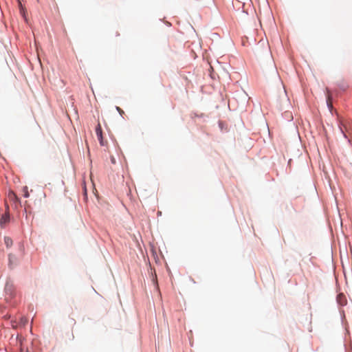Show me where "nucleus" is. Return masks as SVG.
<instances>
[{
  "label": "nucleus",
  "instance_id": "9d476101",
  "mask_svg": "<svg viewBox=\"0 0 352 352\" xmlns=\"http://www.w3.org/2000/svg\"><path fill=\"white\" fill-rule=\"evenodd\" d=\"M27 322V319H25V320H23V324H25Z\"/></svg>",
  "mask_w": 352,
  "mask_h": 352
},
{
  "label": "nucleus",
  "instance_id": "423d86ee",
  "mask_svg": "<svg viewBox=\"0 0 352 352\" xmlns=\"http://www.w3.org/2000/svg\"><path fill=\"white\" fill-rule=\"evenodd\" d=\"M23 193H24V197H29V192H28V187L27 186H24L23 187Z\"/></svg>",
  "mask_w": 352,
  "mask_h": 352
},
{
  "label": "nucleus",
  "instance_id": "f8f14e48",
  "mask_svg": "<svg viewBox=\"0 0 352 352\" xmlns=\"http://www.w3.org/2000/svg\"><path fill=\"white\" fill-rule=\"evenodd\" d=\"M9 259H10V261H11V256L10 255L9 256Z\"/></svg>",
  "mask_w": 352,
  "mask_h": 352
},
{
  "label": "nucleus",
  "instance_id": "39448f33",
  "mask_svg": "<svg viewBox=\"0 0 352 352\" xmlns=\"http://www.w3.org/2000/svg\"><path fill=\"white\" fill-rule=\"evenodd\" d=\"M327 103L330 109L333 108V105H332V102H331V95L329 94H327Z\"/></svg>",
  "mask_w": 352,
  "mask_h": 352
},
{
  "label": "nucleus",
  "instance_id": "1a4fd4ad",
  "mask_svg": "<svg viewBox=\"0 0 352 352\" xmlns=\"http://www.w3.org/2000/svg\"><path fill=\"white\" fill-rule=\"evenodd\" d=\"M18 2H19V10H21V8H24V7L23 6L21 2L20 1V0H18Z\"/></svg>",
  "mask_w": 352,
  "mask_h": 352
},
{
  "label": "nucleus",
  "instance_id": "f03ea898",
  "mask_svg": "<svg viewBox=\"0 0 352 352\" xmlns=\"http://www.w3.org/2000/svg\"><path fill=\"white\" fill-rule=\"evenodd\" d=\"M337 300L341 305H344L346 303L345 296L342 294L338 295Z\"/></svg>",
  "mask_w": 352,
  "mask_h": 352
},
{
  "label": "nucleus",
  "instance_id": "20e7f679",
  "mask_svg": "<svg viewBox=\"0 0 352 352\" xmlns=\"http://www.w3.org/2000/svg\"><path fill=\"white\" fill-rule=\"evenodd\" d=\"M4 241L7 247H10L12 245V240L10 237H5Z\"/></svg>",
  "mask_w": 352,
  "mask_h": 352
},
{
  "label": "nucleus",
  "instance_id": "f257e3e1",
  "mask_svg": "<svg viewBox=\"0 0 352 352\" xmlns=\"http://www.w3.org/2000/svg\"><path fill=\"white\" fill-rule=\"evenodd\" d=\"M96 134L97 136V138L100 142V144L101 146H105L107 144V142L104 141L103 137H102V127L100 123H98L96 127Z\"/></svg>",
  "mask_w": 352,
  "mask_h": 352
},
{
  "label": "nucleus",
  "instance_id": "6e6552de",
  "mask_svg": "<svg viewBox=\"0 0 352 352\" xmlns=\"http://www.w3.org/2000/svg\"><path fill=\"white\" fill-rule=\"evenodd\" d=\"M116 110L119 112V113L122 116L124 114V111L119 107H116Z\"/></svg>",
  "mask_w": 352,
  "mask_h": 352
},
{
  "label": "nucleus",
  "instance_id": "0eeeda50",
  "mask_svg": "<svg viewBox=\"0 0 352 352\" xmlns=\"http://www.w3.org/2000/svg\"><path fill=\"white\" fill-rule=\"evenodd\" d=\"M20 10V14L25 19V10L24 8H21Z\"/></svg>",
  "mask_w": 352,
  "mask_h": 352
},
{
  "label": "nucleus",
  "instance_id": "9b49d317",
  "mask_svg": "<svg viewBox=\"0 0 352 352\" xmlns=\"http://www.w3.org/2000/svg\"><path fill=\"white\" fill-rule=\"evenodd\" d=\"M27 322V319H25V320H23V324H25Z\"/></svg>",
  "mask_w": 352,
  "mask_h": 352
},
{
  "label": "nucleus",
  "instance_id": "7ed1b4c3",
  "mask_svg": "<svg viewBox=\"0 0 352 352\" xmlns=\"http://www.w3.org/2000/svg\"><path fill=\"white\" fill-rule=\"evenodd\" d=\"M8 198L13 201H18V197L13 191L8 192Z\"/></svg>",
  "mask_w": 352,
  "mask_h": 352
}]
</instances>
